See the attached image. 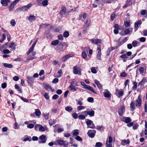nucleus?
<instances>
[{
  "label": "nucleus",
  "instance_id": "1",
  "mask_svg": "<svg viewBox=\"0 0 147 147\" xmlns=\"http://www.w3.org/2000/svg\"><path fill=\"white\" fill-rule=\"evenodd\" d=\"M66 8L65 7L63 6L61 8V10L60 11V14L62 16L65 15L66 16H67L69 13L71 14H73L75 11V9H71L69 11L66 12Z\"/></svg>",
  "mask_w": 147,
  "mask_h": 147
},
{
  "label": "nucleus",
  "instance_id": "2",
  "mask_svg": "<svg viewBox=\"0 0 147 147\" xmlns=\"http://www.w3.org/2000/svg\"><path fill=\"white\" fill-rule=\"evenodd\" d=\"M73 72L75 74L81 75V69L80 68L77 66H74L73 67Z\"/></svg>",
  "mask_w": 147,
  "mask_h": 147
},
{
  "label": "nucleus",
  "instance_id": "3",
  "mask_svg": "<svg viewBox=\"0 0 147 147\" xmlns=\"http://www.w3.org/2000/svg\"><path fill=\"white\" fill-rule=\"evenodd\" d=\"M82 113L84 114H86V117L88 115H89L90 117H92L94 116L95 112L94 110H92L90 111H85L82 112Z\"/></svg>",
  "mask_w": 147,
  "mask_h": 147
},
{
  "label": "nucleus",
  "instance_id": "4",
  "mask_svg": "<svg viewBox=\"0 0 147 147\" xmlns=\"http://www.w3.org/2000/svg\"><path fill=\"white\" fill-rule=\"evenodd\" d=\"M142 97L140 95L138 96V98L135 102V105L136 106L140 107L141 105Z\"/></svg>",
  "mask_w": 147,
  "mask_h": 147
},
{
  "label": "nucleus",
  "instance_id": "5",
  "mask_svg": "<svg viewBox=\"0 0 147 147\" xmlns=\"http://www.w3.org/2000/svg\"><path fill=\"white\" fill-rule=\"evenodd\" d=\"M96 133V131L95 130H90L88 131L87 134L89 137L91 138H93L94 137Z\"/></svg>",
  "mask_w": 147,
  "mask_h": 147
},
{
  "label": "nucleus",
  "instance_id": "6",
  "mask_svg": "<svg viewBox=\"0 0 147 147\" xmlns=\"http://www.w3.org/2000/svg\"><path fill=\"white\" fill-rule=\"evenodd\" d=\"M57 143L60 146H67L68 144V142L61 140H58L57 141Z\"/></svg>",
  "mask_w": 147,
  "mask_h": 147
},
{
  "label": "nucleus",
  "instance_id": "7",
  "mask_svg": "<svg viewBox=\"0 0 147 147\" xmlns=\"http://www.w3.org/2000/svg\"><path fill=\"white\" fill-rule=\"evenodd\" d=\"M125 112V108L123 105L121 106L119 108L118 110L119 115L120 116H121L123 115V113Z\"/></svg>",
  "mask_w": 147,
  "mask_h": 147
},
{
  "label": "nucleus",
  "instance_id": "8",
  "mask_svg": "<svg viewBox=\"0 0 147 147\" xmlns=\"http://www.w3.org/2000/svg\"><path fill=\"white\" fill-rule=\"evenodd\" d=\"M46 137L44 135H42L39 137V138L40 140H42L41 141H39V143L40 144L44 143H45L47 140V139H46Z\"/></svg>",
  "mask_w": 147,
  "mask_h": 147
},
{
  "label": "nucleus",
  "instance_id": "9",
  "mask_svg": "<svg viewBox=\"0 0 147 147\" xmlns=\"http://www.w3.org/2000/svg\"><path fill=\"white\" fill-rule=\"evenodd\" d=\"M27 82L28 84H32L33 83L34 81V78L32 77L28 76L27 77Z\"/></svg>",
  "mask_w": 147,
  "mask_h": 147
},
{
  "label": "nucleus",
  "instance_id": "10",
  "mask_svg": "<svg viewBox=\"0 0 147 147\" xmlns=\"http://www.w3.org/2000/svg\"><path fill=\"white\" fill-rule=\"evenodd\" d=\"M73 56V55L72 54H69L65 55V56H64L62 57V61H66L68 58L72 57Z\"/></svg>",
  "mask_w": 147,
  "mask_h": 147
},
{
  "label": "nucleus",
  "instance_id": "11",
  "mask_svg": "<svg viewBox=\"0 0 147 147\" xmlns=\"http://www.w3.org/2000/svg\"><path fill=\"white\" fill-rule=\"evenodd\" d=\"M97 50L98 51L96 55L97 59L98 60H101V49L100 47H98Z\"/></svg>",
  "mask_w": 147,
  "mask_h": 147
},
{
  "label": "nucleus",
  "instance_id": "12",
  "mask_svg": "<svg viewBox=\"0 0 147 147\" xmlns=\"http://www.w3.org/2000/svg\"><path fill=\"white\" fill-rule=\"evenodd\" d=\"M43 86L44 88L47 90H50L51 91L53 92V90L52 89L51 87L48 84H43Z\"/></svg>",
  "mask_w": 147,
  "mask_h": 147
},
{
  "label": "nucleus",
  "instance_id": "13",
  "mask_svg": "<svg viewBox=\"0 0 147 147\" xmlns=\"http://www.w3.org/2000/svg\"><path fill=\"white\" fill-rule=\"evenodd\" d=\"M10 2V0H1V3L4 6H7L8 5V3Z\"/></svg>",
  "mask_w": 147,
  "mask_h": 147
},
{
  "label": "nucleus",
  "instance_id": "14",
  "mask_svg": "<svg viewBox=\"0 0 147 147\" xmlns=\"http://www.w3.org/2000/svg\"><path fill=\"white\" fill-rule=\"evenodd\" d=\"M122 121L127 123H129L131 121L130 117H123L122 119Z\"/></svg>",
  "mask_w": 147,
  "mask_h": 147
},
{
  "label": "nucleus",
  "instance_id": "15",
  "mask_svg": "<svg viewBox=\"0 0 147 147\" xmlns=\"http://www.w3.org/2000/svg\"><path fill=\"white\" fill-rule=\"evenodd\" d=\"M27 18L30 22L35 20L36 19V17L34 15H30L29 16L27 17Z\"/></svg>",
  "mask_w": 147,
  "mask_h": 147
},
{
  "label": "nucleus",
  "instance_id": "16",
  "mask_svg": "<svg viewBox=\"0 0 147 147\" xmlns=\"http://www.w3.org/2000/svg\"><path fill=\"white\" fill-rule=\"evenodd\" d=\"M105 91H107V92H103L104 96L107 98L110 97L111 94L110 92L107 90H106Z\"/></svg>",
  "mask_w": 147,
  "mask_h": 147
},
{
  "label": "nucleus",
  "instance_id": "17",
  "mask_svg": "<svg viewBox=\"0 0 147 147\" xmlns=\"http://www.w3.org/2000/svg\"><path fill=\"white\" fill-rule=\"evenodd\" d=\"M146 80L147 79L146 78H143L142 80L139 83L138 86L140 85V86H141L142 85H144L145 83L147 82Z\"/></svg>",
  "mask_w": 147,
  "mask_h": 147
},
{
  "label": "nucleus",
  "instance_id": "18",
  "mask_svg": "<svg viewBox=\"0 0 147 147\" xmlns=\"http://www.w3.org/2000/svg\"><path fill=\"white\" fill-rule=\"evenodd\" d=\"M90 40L94 43L97 44L101 42V40L99 39H91Z\"/></svg>",
  "mask_w": 147,
  "mask_h": 147
},
{
  "label": "nucleus",
  "instance_id": "19",
  "mask_svg": "<svg viewBox=\"0 0 147 147\" xmlns=\"http://www.w3.org/2000/svg\"><path fill=\"white\" fill-rule=\"evenodd\" d=\"M32 6L31 3H29L26 6H24L22 7L24 11L26 10L29 9Z\"/></svg>",
  "mask_w": 147,
  "mask_h": 147
},
{
  "label": "nucleus",
  "instance_id": "20",
  "mask_svg": "<svg viewBox=\"0 0 147 147\" xmlns=\"http://www.w3.org/2000/svg\"><path fill=\"white\" fill-rule=\"evenodd\" d=\"M39 126H40V127H39V130L40 131L42 132V131H45V129L44 127H43L42 126H41V125L39 124L36 125H35V129H36V128H37V127H39Z\"/></svg>",
  "mask_w": 147,
  "mask_h": 147
},
{
  "label": "nucleus",
  "instance_id": "21",
  "mask_svg": "<svg viewBox=\"0 0 147 147\" xmlns=\"http://www.w3.org/2000/svg\"><path fill=\"white\" fill-rule=\"evenodd\" d=\"M132 31V28H128L125 29L124 31V33L125 35L127 34Z\"/></svg>",
  "mask_w": 147,
  "mask_h": 147
},
{
  "label": "nucleus",
  "instance_id": "22",
  "mask_svg": "<svg viewBox=\"0 0 147 147\" xmlns=\"http://www.w3.org/2000/svg\"><path fill=\"white\" fill-rule=\"evenodd\" d=\"M16 4L13 1L12 3H11L8 7L9 11H11L14 8Z\"/></svg>",
  "mask_w": 147,
  "mask_h": 147
},
{
  "label": "nucleus",
  "instance_id": "23",
  "mask_svg": "<svg viewBox=\"0 0 147 147\" xmlns=\"http://www.w3.org/2000/svg\"><path fill=\"white\" fill-rule=\"evenodd\" d=\"M56 122V121L54 119H51L49 120V123L50 125L52 126Z\"/></svg>",
  "mask_w": 147,
  "mask_h": 147
},
{
  "label": "nucleus",
  "instance_id": "24",
  "mask_svg": "<svg viewBox=\"0 0 147 147\" xmlns=\"http://www.w3.org/2000/svg\"><path fill=\"white\" fill-rule=\"evenodd\" d=\"M129 143V141L128 140H123L122 141L121 144L125 146L126 144H128Z\"/></svg>",
  "mask_w": 147,
  "mask_h": 147
},
{
  "label": "nucleus",
  "instance_id": "25",
  "mask_svg": "<svg viewBox=\"0 0 147 147\" xmlns=\"http://www.w3.org/2000/svg\"><path fill=\"white\" fill-rule=\"evenodd\" d=\"M58 73L59 74V75L58 76H56L55 74H54V77L57 78L61 77V74L62 73V70L61 69H60L58 71Z\"/></svg>",
  "mask_w": 147,
  "mask_h": 147
},
{
  "label": "nucleus",
  "instance_id": "26",
  "mask_svg": "<svg viewBox=\"0 0 147 147\" xmlns=\"http://www.w3.org/2000/svg\"><path fill=\"white\" fill-rule=\"evenodd\" d=\"M3 65L4 67L9 68H12L13 66L11 64L7 63H4Z\"/></svg>",
  "mask_w": 147,
  "mask_h": 147
},
{
  "label": "nucleus",
  "instance_id": "27",
  "mask_svg": "<svg viewBox=\"0 0 147 147\" xmlns=\"http://www.w3.org/2000/svg\"><path fill=\"white\" fill-rule=\"evenodd\" d=\"M35 115L38 117L41 114V112L39 109H35Z\"/></svg>",
  "mask_w": 147,
  "mask_h": 147
},
{
  "label": "nucleus",
  "instance_id": "28",
  "mask_svg": "<svg viewBox=\"0 0 147 147\" xmlns=\"http://www.w3.org/2000/svg\"><path fill=\"white\" fill-rule=\"evenodd\" d=\"M65 109L68 112H70L72 111L73 109L71 107L68 106L65 107Z\"/></svg>",
  "mask_w": 147,
  "mask_h": 147
},
{
  "label": "nucleus",
  "instance_id": "29",
  "mask_svg": "<svg viewBox=\"0 0 147 147\" xmlns=\"http://www.w3.org/2000/svg\"><path fill=\"white\" fill-rule=\"evenodd\" d=\"M59 43V41L58 40H56L53 41L51 42V45H52L56 46Z\"/></svg>",
  "mask_w": 147,
  "mask_h": 147
},
{
  "label": "nucleus",
  "instance_id": "30",
  "mask_svg": "<svg viewBox=\"0 0 147 147\" xmlns=\"http://www.w3.org/2000/svg\"><path fill=\"white\" fill-rule=\"evenodd\" d=\"M117 0H107L106 1V3L109 4L112 3H114Z\"/></svg>",
  "mask_w": 147,
  "mask_h": 147
},
{
  "label": "nucleus",
  "instance_id": "31",
  "mask_svg": "<svg viewBox=\"0 0 147 147\" xmlns=\"http://www.w3.org/2000/svg\"><path fill=\"white\" fill-rule=\"evenodd\" d=\"M133 84L134 86L132 88L133 89V90H135L137 88V83L136 82H133Z\"/></svg>",
  "mask_w": 147,
  "mask_h": 147
},
{
  "label": "nucleus",
  "instance_id": "32",
  "mask_svg": "<svg viewBox=\"0 0 147 147\" xmlns=\"http://www.w3.org/2000/svg\"><path fill=\"white\" fill-rule=\"evenodd\" d=\"M93 123V122L91 120L88 119L87 121H86V124L87 125L88 127L91 125V124Z\"/></svg>",
  "mask_w": 147,
  "mask_h": 147
},
{
  "label": "nucleus",
  "instance_id": "33",
  "mask_svg": "<svg viewBox=\"0 0 147 147\" xmlns=\"http://www.w3.org/2000/svg\"><path fill=\"white\" fill-rule=\"evenodd\" d=\"M88 89L93 92V93L95 94H96V92L95 91L93 88L89 86L88 88Z\"/></svg>",
  "mask_w": 147,
  "mask_h": 147
},
{
  "label": "nucleus",
  "instance_id": "34",
  "mask_svg": "<svg viewBox=\"0 0 147 147\" xmlns=\"http://www.w3.org/2000/svg\"><path fill=\"white\" fill-rule=\"evenodd\" d=\"M102 146V144L100 142H97L96 143L95 146V147H101Z\"/></svg>",
  "mask_w": 147,
  "mask_h": 147
},
{
  "label": "nucleus",
  "instance_id": "35",
  "mask_svg": "<svg viewBox=\"0 0 147 147\" xmlns=\"http://www.w3.org/2000/svg\"><path fill=\"white\" fill-rule=\"evenodd\" d=\"M82 56L83 59H85L87 56L86 53L85 51H83L82 53Z\"/></svg>",
  "mask_w": 147,
  "mask_h": 147
},
{
  "label": "nucleus",
  "instance_id": "36",
  "mask_svg": "<svg viewBox=\"0 0 147 147\" xmlns=\"http://www.w3.org/2000/svg\"><path fill=\"white\" fill-rule=\"evenodd\" d=\"M123 91H119L118 93V97L120 98L122 97L123 94Z\"/></svg>",
  "mask_w": 147,
  "mask_h": 147
},
{
  "label": "nucleus",
  "instance_id": "37",
  "mask_svg": "<svg viewBox=\"0 0 147 147\" xmlns=\"http://www.w3.org/2000/svg\"><path fill=\"white\" fill-rule=\"evenodd\" d=\"M86 116L83 115H81L78 116V118L81 120H84L85 119Z\"/></svg>",
  "mask_w": 147,
  "mask_h": 147
},
{
  "label": "nucleus",
  "instance_id": "38",
  "mask_svg": "<svg viewBox=\"0 0 147 147\" xmlns=\"http://www.w3.org/2000/svg\"><path fill=\"white\" fill-rule=\"evenodd\" d=\"M69 88L73 92L76 91V88H75L74 86H69Z\"/></svg>",
  "mask_w": 147,
  "mask_h": 147
},
{
  "label": "nucleus",
  "instance_id": "39",
  "mask_svg": "<svg viewBox=\"0 0 147 147\" xmlns=\"http://www.w3.org/2000/svg\"><path fill=\"white\" fill-rule=\"evenodd\" d=\"M48 1L47 0L43 1L42 2V5L44 6H46L48 5Z\"/></svg>",
  "mask_w": 147,
  "mask_h": 147
},
{
  "label": "nucleus",
  "instance_id": "40",
  "mask_svg": "<svg viewBox=\"0 0 147 147\" xmlns=\"http://www.w3.org/2000/svg\"><path fill=\"white\" fill-rule=\"evenodd\" d=\"M139 69L140 74H142L144 73V69L143 67H140Z\"/></svg>",
  "mask_w": 147,
  "mask_h": 147
},
{
  "label": "nucleus",
  "instance_id": "41",
  "mask_svg": "<svg viewBox=\"0 0 147 147\" xmlns=\"http://www.w3.org/2000/svg\"><path fill=\"white\" fill-rule=\"evenodd\" d=\"M10 24L12 26H14L16 24V22L13 19H12L10 22Z\"/></svg>",
  "mask_w": 147,
  "mask_h": 147
},
{
  "label": "nucleus",
  "instance_id": "42",
  "mask_svg": "<svg viewBox=\"0 0 147 147\" xmlns=\"http://www.w3.org/2000/svg\"><path fill=\"white\" fill-rule=\"evenodd\" d=\"M69 36V33L67 31H65L63 34V36L64 37L67 38Z\"/></svg>",
  "mask_w": 147,
  "mask_h": 147
},
{
  "label": "nucleus",
  "instance_id": "43",
  "mask_svg": "<svg viewBox=\"0 0 147 147\" xmlns=\"http://www.w3.org/2000/svg\"><path fill=\"white\" fill-rule=\"evenodd\" d=\"M131 108L132 109H134L135 108V103L133 102H132L130 104Z\"/></svg>",
  "mask_w": 147,
  "mask_h": 147
},
{
  "label": "nucleus",
  "instance_id": "44",
  "mask_svg": "<svg viewBox=\"0 0 147 147\" xmlns=\"http://www.w3.org/2000/svg\"><path fill=\"white\" fill-rule=\"evenodd\" d=\"M82 16L84 19H85L86 18L87 15L86 13H84L82 14H81L80 15L79 17L81 18V17Z\"/></svg>",
  "mask_w": 147,
  "mask_h": 147
},
{
  "label": "nucleus",
  "instance_id": "45",
  "mask_svg": "<svg viewBox=\"0 0 147 147\" xmlns=\"http://www.w3.org/2000/svg\"><path fill=\"white\" fill-rule=\"evenodd\" d=\"M34 49V48H32V47H31L30 49L27 52V54L28 55L30 53L32 52L33 51Z\"/></svg>",
  "mask_w": 147,
  "mask_h": 147
},
{
  "label": "nucleus",
  "instance_id": "46",
  "mask_svg": "<svg viewBox=\"0 0 147 147\" xmlns=\"http://www.w3.org/2000/svg\"><path fill=\"white\" fill-rule=\"evenodd\" d=\"M78 130L77 129L75 130L74 131L73 133V135L74 136H77L79 134V132L78 131Z\"/></svg>",
  "mask_w": 147,
  "mask_h": 147
},
{
  "label": "nucleus",
  "instance_id": "47",
  "mask_svg": "<svg viewBox=\"0 0 147 147\" xmlns=\"http://www.w3.org/2000/svg\"><path fill=\"white\" fill-rule=\"evenodd\" d=\"M132 44L133 47H136L137 45L138 42L134 40L132 42Z\"/></svg>",
  "mask_w": 147,
  "mask_h": 147
},
{
  "label": "nucleus",
  "instance_id": "48",
  "mask_svg": "<svg viewBox=\"0 0 147 147\" xmlns=\"http://www.w3.org/2000/svg\"><path fill=\"white\" fill-rule=\"evenodd\" d=\"M3 38L2 40H0V42H2L6 38V35L5 34H2Z\"/></svg>",
  "mask_w": 147,
  "mask_h": 147
},
{
  "label": "nucleus",
  "instance_id": "49",
  "mask_svg": "<svg viewBox=\"0 0 147 147\" xmlns=\"http://www.w3.org/2000/svg\"><path fill=\"white\" fill-rule=\"evenodd\" d=\"M146 40V38L144 37H142L139 38V40L142 42H144Z\"/></svg>",
  "mask_w": 147,
  "mask_h": 147
},
{
  "label": "nucleus",
  "instance_id": "50",
  "mask_svg": "<svg viewBox=\"0 0 147 147\" xmlns=\"http://www.w3.org/2000/svg\"><path fill=\"white\" fill-rule=\"evenodd\" d=\"M19 97H20L22 100L24 101L25 102H28V100L22 97V96H18Z\"/></svg>",
  "mask_w": 147,
  "mask_h": 147
},
{
  "label": "nucleus",
  "instance_id": "51",
  "mask_svg": "<svg viewBox=\"0 0 147 147\" xmlns=\"http://www.w3.org/2000/svg\"><path fill=\"white\" fill-rule=\"evenodd\" d=\"M3 52L5 54H9L10 52V51L7 49H4Z\"/></svg>",
  "mask_w": 147,
  "mask_h": 147
},
{
  "label": "nucleus",
  "instance_id": "52",
  "mask_svg": "<svg viewBox=\"0 0 147 147\" xmlns=\"http://www.w3.org/2000/svg\"><path fill=\"white\" fill-rule=\"evenodd\" d=\"M128 6H130L132 4V2L131 0H127L126 3Z\"/></svg>",
  "mask_w": 147,
  "mask_h": 147
},
{
  "label": "nucleus",
  "instance_id": "53",
  "mask_svg": "<svg viewBox=\"0 0 147 147\" xmlns=\"http://www.w3.org/2000/svg\"><path fill=\"white\" fill-rule=\"evenodd\" d=\"M44 117L45 118L46 120H47L49 119V113H45L44 114Z\"/></svg>",
  "mask_w": 147,
  "mask_h": 147
},
{
  "label": "nucleus",
  "instance_id": "54",
  "mask_svg": "<svg viewBox=\"0 0 147 147\" xmlns=\"http://www.w3.org/2000/svg\"><path fill=\"white\" fill-rule=\"evenodd\" d=\"M75 139L77 140L80 141H82V139L81 137L79 136H77L76 138Z\"/></svg>",
  "mask_w": 147,
  "mask_h": 147
},
{
  "label": "nucleus",
  "instance_id": "55",
  "mask_svg": "<svg viewBox=\"0 0 147 147\" xmlns=\"http://www.w3.org/2000/svg\"><path fill=\"white\" fill-rule=\"evenodd\" d=\"M96 129L98 130H103L104 128L101 125V126H98L97 127Z\"/></svg>",
  "mask_w": 147,
  "mask_h": 147
},
{
  "label": "nucleus",
  "instance_id": "56",
  "mask_svg": "<svg viewBox=\"0 0 147 147\" xmlns=\"http://www.w3.org/2000/svg\"><path fill=\"white\" fill-rule=\"evenodd\" d=\"M44 96L45 98L47 100L49 98V94L48 93H45L44 95Z\"/></svg>",
  "mask_w": 147,
  "mask_h": 147
},
{
  "label": "nucleus",
  "instance_id": "57",
  "mask_svg": "<svg viewBox=\"0 0 147 147\" xmlns=\"http://www.w3.org/2000/svg\"><path fill=\"white\" fill-rule=\"evenodd\" d=\"M91 71L92 73L94 74H96L97 72L96 70L94 67H92V68L91 69Z\"/></svg>",
  "mask_w": 147,
  "mask_h": 147
},
{
  "label": "nucleus",
  "instance_id": "58",
  "mask_svg": "<svg viewBox=\"0 0 147 147\" xmlns=\"http://www.w3.org/2000/svg\"><path fill=\"white\" fill-rule=\"evenodd\" d=\"M35 57H34L30 55L27 58V60H32Z\"/></svg>",
  "mask_w": 147,
  "mask_h": 147
},
{
  "label": "nucleus",
  "instance_id": "59",
  "mask_svg": "<svg viewBox=\"0 0 147 147\" xmlns=\"http://www.w3.org/2000/svg\"><path fill=\"white\" fill-rule=\"evenodd\" d=\"M84 106H79L77 107V109L78 110H81L85 108Z\"/></svg>",
  "mask_w": 147,
  "mask_h": 147
},
{
  "label": "nucleus",
  "instance_id": "60",
  "mask_svg": "<svg viewBox=\"0 0 147 147\" xmlns=\"http://www.w3.org/2000/svg\"><path fill=\"white\" fill-rule=\"evenodd\" d=\"M72 116L75 119H76L78 118V115L76 113H73L72 115Z\"/></svg>",
  "mask_w": 147,
  "mask_h": 147
},
{
  "label": "nucleus",
  "instance_id": "61",
  "mask_svg": "<svg viewBox=\"0 0 147 147\" xmlns=\"http://www.w3.org/2000/svg\"><path fill=\"white\" fill-rule=\"evenodd\" d=\"M89 49V48L88 47H86L83 48L82 49L83 51H85V52L88 53V50Z\"/></svg>",
  "mask_w": 147,
  "mask_h": 147
},
{
  "label": "nucleus",
  "instance_id": "62",
  "mask_svg": "<svg viewBox=\"0 0 147 147\" xmlns=\"http://www.w3.org/2000/svg\"><path fill=\"white\" fill-rule=\"evenodd\" d=\"M34 127V125L33 124H29L27 126V127L29 128H32Z\"/></svg>",
  "mask_w": 147,
  "mask_h": 147
},
{
  "label": "nucleus",
  "instance_id": "63",
  "mask_svg": "<svg viewBox=\"0 0 147 147\" xmlns=\"http://www.w3.org/2000/svg\"><path fill=\"white\" fill-rule=\"evenodd\" d=\"M58 81H59L58 79L57 78H55L52 81V82L53 83L56 84V83H57L58 82Z\"/></svg>",
  "mask_w": 147,
  "mask_h": 147
},
{
  "label": "nucleus",
  "instance_id": "64",
  "mask_svg": "<svg viewBox=\"0 0 147 147\" xmlns=\"http://www.w3.org/2000/svg\"><path fill=\"white\" fill-rule=\"evenodd\" d=\"M106 146L107 147H112V144L110 143L108 144V140H107L106 142Z\"/></svg>",
  "mask_w": 147,
  "mask_h": 147
}]
</instances>
